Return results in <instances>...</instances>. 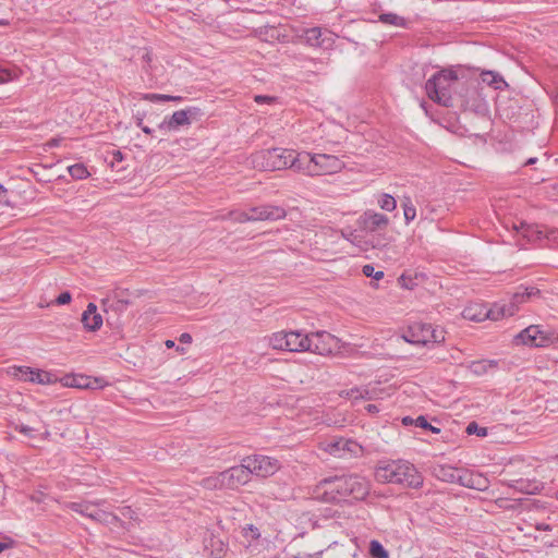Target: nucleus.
<instances>
[{"label":"nucleus","instance_id":"61","mask_svg":"<svg viewBox=\"0 0 558 558\" xmlns=\"http://www.w3.org/2000/svg\"><path fill=\"white\" fill-rule=\"evenodd\" d=\"M427 430H430L434 434H439L440 433V428L435 427L432 424H430V427H427Z\"/></svg>","mask_w":558,"mask_h":558},{"label":"nucleus","instance_id":"10","mask_svg":"<svg viewBox=\"0 0 558 558\" xmlns=\"http://www.w3.org/2000/svg\"><path fill=\"white\" fill-rule=\"evenodd\" d=\"M247 463L248 471L257 476L267 477L275 474L279 470V462L267 456L255 454L244 458Z\"/></svg>","mask_w":558,"mask_h":558},{"label":"nucleus","instance_id":"26","mask_svg":"<svg viewBox=\"0 0 558 558\" xmlns=\"http://www.w3.org/2000/svg\"><path fill=\"white\" fill-rule=\"evenodd\" d=\"M287 215L284 208L274 205L260 206V220H279L284 218Z\"/></svg>","mask_w":558,"mask_h":558},{"label":"nucleus","instance_id":"17","mask_svg":"<svg viewBox=\"0 0 558 558\" xmlns=\"http://www.w3.org/2000/svg\"><path fill=\"white\" fill-rule=\"evenodd\" d=\"M464 470L465 469H459L448 464H437L433 468V474L439 481L460 484Z\"/></svg>","mask_w":558,"mask_h":558},{"label":"nucleus","instance_id":"59","mask_svg":"<svg viewBox=\"0 0 558 558\" xmlns=\"http://www.w3.org/2000/svg\"><path fill=\"white\" fill-rule=\"evenodd\" d=\"M537 530L539 531H549L550 530V526L548 524H538L537 525Z\"/></svg>","mask_w":558,"mask_h":558},{"label":"nucleus","instance_id":"8","mask_svg":"<svg viewBox=\"0 0 558 558\" xmlns=\"http://www.w3.org/2000/svg\"><path fill=\"white\" fill-rule=\"evenodd\" d=\"M202 114L197 107H189L186 109L174 111L171 116L166 117L158 125L162 131H178L181 126L190 125Z\"/></svg>","mask_w":558,"mask_h":558},{"label":"nucleus","instance_id":"62","mask_svg":"<svg viewBox=\"0 0 558 558\" xmlns=\"http://www.w3.org/2000/svg\"><path fill=\"white\" fill-rule=\"evenodd\" d=\"M165 345L168 348V349H171L175 345L174 341L173 340H166L165 342Z\"/></svg>","mask_w":558,"mask_h":558},{"label":"nucleus","instance_id":"54","mask_svg":"<svg viewBox=\"0 0 558 558\" xmlns=\"http://www.w3.org/2000/svg\"><path fill=\"white\" fill-rule=\"evenodd\" d=\"M402 424L405 425V426H410V425H414L415 426V418H413L411 416H404L402 418Z\"/></svg>","mask_w":558,"mask_h":558},{"label":"nucleus","instance_id":"41","mask_svg":"<svg viewBox=\"0 0 558 558\" xmlns=\"http://www.w3.org/2000/svg\"><path fill=\"white\" fill-rule=\"evenodd\" d=\"M347 397L350 399H354V400L371 399L369 393L366 389H362V388H357V387L352 388L349 391H347Z\"/></svg>","mask_w":558,"mask_h":558},{"label":"nucleus","instance_id":"27","mask_svg":"<svg viewBox=\"0 0 558 558\" xmlns=\"http://www.w3.org/2000/svg\"><path fill=\"white\" fill-rule=\"evenodd\" d=\"M201 485L209 490L227 488L223 472L203 478Z\"/></svg>","mask_w":558,"mask_h":558},{"label":"nucleus","instance_id":"3","mask_svg":"<svg viewBox=\"0 0 558 558\" xmlns=\"http://www.w3.org/2000/svg\"><path fill=\"white\" fill-rule=\"evenodd\" d=\"M457 72L441 70L435 73L425 84V90L429 99L444 107H454L456 90L461 86Z\"/></svg>","mask_w":558,"mask_h":558},{"label":"nucleus","instance_id":"38","mask_svg":"<svg viewBox=\"0 0 558 558\" xmlns=\"http://www.w3.org/2000/svg\"><path fill=\"white\" fill-rule=\"evenodd\" d=\"M12 374L19 380L28 381V376L32 375V367H29V366H15V367H13Z\"/></svg>","mask_w":558,"mask_h":558},{"label":"nucleus","instance_id":"43","mask_svg":"<svg viewBox=\"0 0 558 558\" xmlns=\"http://www.w3.org/2000/svg\"><path fill=\"white\" fill-rule=\"evenodd\" d=\"M509 486L513 487L515 489H519L520 492L527 493V494H532L533 493V489H530V488L525 487V482L522 478L515 480V481H511Z\"/></svg>","mask_w":558,"mask_h":558},{"label":"nucleus","instance_id":"1","mask_svg":"<svg viewBox=\"0 0 558 558\" xmlns=\"http://www.w3.org/2000/svg\"><path fill=\"white\" fill-rule=\"evenodd\" d=\"M375 478L379 483L399 484L410 488H420L423 476L414 464L407 460H381L375 468Z\"/></svg>","mask_w":558,"mask_h":558},{"label":"nucleus","instance_id":"51","mask_svg":"<svg viewBox=\"0 0 558 558\" xmlns=\"http://www.w3.org/2000/svg\"><path fill=\"white\" fill-rule=\"evenodd\" d=\"M179 341L181 343H186V344L191 343L192 342V336L190 333H187V332H183V333L180 335Z\"/></svg>","mask_w":558,"mask_h":558},{"label":"nucleus","instance_id":"16","mask_svg":"<svg viewBox=\"0 0 558 558\" xmlns=\"http://www.w3.org/2000/svg\"><path fill=\"white\" fill-rule=\"evenodd\" d=\"M227 488H235L244 485L250 481L251 472L248 471L247 463L242 460L240 465L232 466L223 471Z\"/></svg>","mask_w":558,"mask_h":558},{"label":"nucleus","instance_id":"9","mask_svg":"<svg viewBox=\"0 0 558 558\" xmlns=\"http://www.w3.org/2000/svg\"><path fill=\"white\" fill-rule=\"evenodd\" d=\"M325 450L333 457L348 459L361 456L363 447L353 439L335 437L326 444Z\"/></svg>","mask_w":558,"mask_h":558},{"label":"nucleus","instance_id":"64","mask_svg":"<svg viewBox=\"0 0 558 558\" xmlns=\"http://www.w3.org/2000/svg\"><path fill=\"white\" fill-rule=\"evenodd\" d=\"M405 280H407L405 275H401L400 278H399V282L403 283V282H405Z\"/></svg>","mask_w":558,"mask_h":558},{"label":"nucleus","instance_id":"40","mask_svg":"<svg viewBox=\"0 0 558 558\" xmlns=\"http://www.w3.org/2000/svg\"><path fill=\"white\" fill-rule=\"evenodd\" d=\"M362 272L365 277L374 278L375 280H380L384 278L383 270H375L374 266L371 264L364 265L362 268Z\"/></svg>","mask_w":558,"mask_h":558},{"label":"nucleus","instance_id":"20","mask_svg":"<svg viewBox=\"0 0 558 558\" xmlns=\"http://www.w3.org/2000/svg\"><path fill=\"white\" fill-rule=\"evenodd\" d=\"M541 291L534 287H519L518 291L512 294V296L507 300L509 304H513L514 313L519 310V305L529 301L534 296H538Z\"/></svg>","mask_w":558,"mask_h":558},{"label":"nucleus","instance_id":"35","mask_svg":"<svg viewBox=\"0 0 558 558\" xmlns=\"http://www.w3.org/2000/svg\"><path fill=\"white\" fill-rule=\"evenodd\" d=\"M369 554L373 558H388V551L385 549L383 544L376 539L369 543Z\"/></svg>","mask_w":558,"mask_h":558},{"label":"nucleus","instance_id":"57","mask_svg":"<svg viewBox=\"0 0 558 558\" xmlns=\"http://www.w3.org/2000/svg\"><path fill=\"white\" fill-rule=\"evenodd\" d=\"M123 159V155L120 150L113 151V161H121Z\"/></svg>","mask_w":558,"mask_h":558},{"label":"nucleus","instance_id":"36","mask_svg":"<svg viewBox=\"0 0 558 558\" xmlns=\"http://www.w3.org/2000/svg\"><path fill=\"white\" fill-rule=\"evenodd\" d=\"M28 381L34 384H49L51 381L50 374L40 369L32 368V375L28 376Z\"/></svg>","mask_w":558,"mask_h":558},{"label":"nucleus","instance_id":"47","mask_svg":"<svg viewBox=\"0 0 558 558\" xmlns=\"http://www.w3.org/2000/svg\"><path fill=\"white\" fill-rule=\"evenodd\" d=\"M121 514H122L123 517H126V518L132 519V520H133V519H136V513H135V511H134V510H132V508H131V507H128V506H126V507H123V508L121 509Z\"/></svg>","mask_w":558,"mask_h":558},{"label":"nucleus","instance_id":"2","mask_svg":"<svg viewBox=\"0 0 558 558\" xmlns=\"http://www.w3.org/2000/svg\"><path fill=\"white\" fill-rule=\"evenodd\" d=\"M301 159L302 153L276 147L253 154L252 165L254 168L264 171H277L290 168L296 172H301Z\"/></svg>","mask_w":558,"mask_h":558},{"label":"nucleus","instance_id":"12","mask_svg":"<svg viewBox=\"0 0 558 558\" xmlns=\"http://www.w3.org/2000/svg\"><path fill=\"white\" fill-rule=\"evenodd\" d=\"M515 340L530 347H546L553 341L549 333L542 330L538 325L526 327L515 337Z\"/></svg>","mask_w":558,"mask_h":558},{"label":"nucleus","instance_id":"6","mask_svg":"<svg viewBox=\"0 0 558 558\" xmlns=\"http://www.w3.org/2000/svg\"><path fill=\"white\" fill-rule=\"evenodd\" d=\"M454 107L463 110L483 113L487 110V104L478 87L473 83L462 81L461 86L456 90Z\"/></svg>","mask_w":558,"mask_h":558},{"label":"nucleus","instance_id":"58","mask_svg":"<svg viewBox=\"0 0 558 558\" xmlns=\"http://www.w3.org/2000/svg\"><path fill=\"white\" fill-rule=\"evenodd\" d=\"M367 412L369 413H376L379 411L378 407L376 404H368L366 407Z\"/></svg>","mask_w":558,"mask_h":558},{"label":"nucleus","instance_id":"49","mask_svg":"<svg viewBox=\"0 0 558 558\" xmlns=\"http://www.w3.org/2000/svg\"><path fill=\"white\" fill-rule=\"evenodd\" d=\"M15 545V542L12 538H8L7 542H0V553L13 548Z\"/></svg>","mask_w":558,"mask_h":558},{"label":"nucleus","instance_id":"46","mask_svg":"<svg viewBox=\"0 0 558 558\" xmlns=\"http://www.w3.org/2000/svg\"><path fill=\"white\" fill-rule=\"evenodd\" d=\"M415 426L423 429H427V427H430V423L424 415H420L415 418Z\"/></svg>","mask_w":558,"mask_h":558},{"label":"nucleus","instance_id":"44","mask_svg":"<svg viewBox=\"0 0 558 558\" xmlns=\"http://www.w3.org/2000/svg\"><path fill=\"white\" fill-rule=\"evenodd\" d=\"M72 300V295L69 291H64L58 295V298L54 300V303L57 305H65L70 303Z\"/></svg>","mask_w":558,"mask_h":558},{"label":"nucleus","instance_id":"7","mask_svg":"<svg viewBox=\"0 0 558 558\" xmlns=\"http://www.w3.org/2000/svg\"><path fill=\"white\" fill-rule=\"evenodd\" d=\"M269 345L275 350L304 352L308 348L307 333L299 330L277 331L269 337Z\"/></svg>","mask_w":558,"mask_h":558},{"label":"nucleus","instance_id":"45","mask_svg":"<svg viewBox=\"0 0 558 558\" xmlns=\"http://www.w3.org/2000/svg\"><path fill=\"white\" fill-rule=\"evenodd\" d=\"M14 429L24 434L27 437H33V432L35 430L33 427H29L24 424L15 425Z\"/></svg>","mask_w":558,"mask_h":558},{"label":"nucleus","instance_id":"22","mask_svg":"<svg viewBox=\"0 0 558 558\" xmlns=\"http://www.w3.org/2000/svg\"><path fill=\"white\" fill-rule=\"evenodd\" d=\"M462 316L471 322H483L488 318L489 312H487L485 305L475 303L466 306L462 312Z\"/></svg>","mask_w":558,"mask_h":558},{"label":"nucleus","instance_id":"60","mask_svg":"<svg viewBox=\"0 0 558 558\" xmlns=\"http://www.w3.org/2000/svg\"><path fill=\"white\" fill-rule=\"evenodd\" d=\"M143 60L146 62V63H149L151 61V58H150V54L148 51H146L144 54H143Z\"/></svg>","mask_w":558,"mask_h":558},{"label":"nucleus","instance_id":"39","mask_svg":"<svg viewBox=\"0 0 558 558\" xmlns=\"http://www.w3.org/2000/svg\"><path fill=\"white\" fill-rule=\"evenodd\" d=\"M465 432L468 435H477L480 437L487 435V428L480 426L475 421L468 424Z\"/></svg>","mask_w":558,"mask_h":558},{"label":"nucleus","instance_id":"32","mask_svg":"<svg viewBox=\"0 0 558 558\" xmlns=\"http://www.w3.org/2000/svg\"><path fill=\"white\" fill-rule=\"evenodd\" d=\"M496 365H497L496 361L483 360V361L472 362V364L470 365V368L474 374L482 375V374H485L488 368L495 367Z\"/></svg>","mask_w":558,"mask_h":558},{"label":"nucleus","instance_id":"23","mask_svg":"<svg viewBox=\"0 0 558 558\" xmlns=\"http://www.w3.org/2000/svg\"><path fill=\"white\" fill-rule=\"evenodd\" d=\"M92 520L102 523L105 525H110V526L121 527V529L125 527L124 522L118 515H116L114 513L105 511L102 509H99V507H97V509L95 511V515L92 514Z\"/></svg>","mask_w":558,"mask_h":558},{"label":"nucleus","instance_id":"37","mask_svg":"<svg viewBox=\"0 0 558 558\" xmlns=\"http://www.w3.org/2000/svg\"><path fill=\"white\" fill-rule=\"evenodd\" d=\"M145 99H148L150 101H181L183 100V97L181 96H172V95H165V94H147L144 97Z\"/></svg>","mask_w":558,"mask_h":558},{"label":"nucleus","instance_id":"50","mask_svg":"<svg viewBox=\"0 0 558 558\" xmlns=\"http://www.w3.org/2000/svg\"><path fill=\"white\" fill-rule=\"evenodd\" d=\"M136 125L138 128H141V130L145 133V134H148L150 135L153 133V130L148 126H146V124H143V119L142 118H137L136 120Z\"/></svg>","mask_w":558,"mask_h":558},{"label":"nucleus","instance_id":"63","mask_svg":"<svg viewBox=\"0 0 558 558\" xmlns=\"http://www.w3.org/2000/svg\"><path fill=\"white\" fill-rule=\"evenodd\" d=\"M536 160H537V158H535V157L529 158V159L526 160V162H525V166H527V165H534V163L536 162Z\"/></svg>","mask_w":558,"mask_h":558},{"label":"nucleus","instance_id":"18","mask_svg":"<svg viewBox=\"0 0 558 558\" xmlns=\"http://www.w3.org/2000/svg\"><path fill=\"white\" fill-rule=\"evenodd\" d=\"M82 324L88 331H96L102 326V316L97 313V306L94 303L87 304L82 314Z\"/></svg>","mask_w":558,"mask_h":558},{"label":"nucleus","instance_id":"42","mask_svg":"<svg viewBox=\"0 0 558 558\" xmlns=\"http://www.w3.org/2000/svg\"><path fill=\"white\" fill-rule=\"evenodd\" d=\"M231 215H232L233 220L238 221V222L252 221V218H251V215H250V209L246 210V211L232 213Z\"/></svg>","mask_w":558,"mask_h":558},{"label":"nucleus","instance_id":"25","mask_svg":"<svg viewBox=\"0 0 558 558\" xmlns=\"http://www.w3.org/2000/svg\"><path fill=\"white\" fill-rule=\"evenodd\" d=\"M102 304L109 305V307L114 311L123 312L130 305V301L122 299L121 291L117 289L112 294L102 300Z\"/></svg>","mask_w":558,"mask_h":558},{"label":"nucleus","instance_id":"11","mask_svg":"<svg viewBox=\"0 0 558 558\" xmlns=\"http://www.w3.org/2000/svg\"><path fill=\"white\" fill-rule=\"evenodd\" d=\"M308 348L306 351L319 355L330 354L336 347V338L327 331H316L307 335Z\"/></svg>","mask_w":558,"mask_h":558},{"label":"nucleus","instance_id":"56","mask_svg":"<svg viewBox=\"0 0 558 558\" xmlns=\"http://www.w3.org/2000/svg\"><path fill=\"white\" fill-rule=\"evenodd\" d=\"M60 142H61V140H60V138H51V140L47 143V145H48L49 147H57V146H59Z\"/></svg>","mask_w":558,"mask_h":558},{"label":"nucleus","instance_id":"33","mask_svg":"<svg viewBox=\"0 0 558 558\" xmlns=\"http://www.w3.org/2000/svg\"><path fill=\"white\" fill-rule=\"evenodd\" d=\"M69 174L75 180H83L89 175L87 168L83 163H75L68 167Z\"/></svg>","mask_w":558,"mask_h":558},{"label":"nucleus","instance_id":"21","mask_svg":"<svg viewBox=\"0 0 558 558\" xmlns=\"http://www.w3.org/2000/svg\"><path fill=\"white\" fill-rule=\"evenodd\" d=\"M460 485L477 490H485L488 486V480L482 474H475L469 470H464Z\"/></svg>","mask_w":558,"mask_h":558},{"label":"nucleus","instance_id":"55","mask_svg":"<svg viewBox=\"0 0 558 558\" xmlns=\"http://www.w3.org/2000/svg\"><path fill=\"white\" fill-rule=\"evenodd\" d=\"M422 335H428L427 331H420V330H414V336H413V332L411 331V328L409 329V335L408 338H415L417 336H422Z\"/></svg>","mask_w":558,"mask_h":558},{"label":"nucleus","instance_id":"52","mask_svg":"<svg viewBox=\"0 0 558 558\" xmlns=\"http://www.w3.org/2000/svg\"><path fill=\"white\" fill-rule=\"evenodd\" d=\"M9 80H10V72L4 69H0V84L8 82Z\"/></svg>","mask_w":558,"mask_h":558},{"label":"nucleus","instance_id":"34","mask_svg":"<svg viewBox=\"0 0 558 558\" xmlns=\"http://www.w3.org/2000/svg\"><path fill=\"white\" fill-rule=\"evenodd\" d=\"M65 384L70 387H76V388H93L90 378L83 376V375L73 376L72 378H68Z\"/></svg>","mask_w":558,"mask_h":558},{"label":"nucleus","instance_id":"28","mask_svg":"<svg viewBox=\"0 0 558 558\" xmlns=\"http://www.w3.org/2000/svg\"><path fill=\"white\" fill-rule=\"evenodd\" d=\"M378 21L385 25H390V26L401 27V28L408 27L407 19L401 15H398L396 13H392V12L379 14Z\"/></svg>","mask_w":558,"mask_h":558},{"label":"nucleus","instance_id":"14","mask_svg":"<svg viewBox=\"0 0 558 558\" xmlns=\"http://www.w3.org/2000/svg\"><path fill=\"white\" fill-rule=\"evenodd\" d=\"M304 41L315 48L328 49L333 44L332 33L320 27H312L304 31Z\"/></svg>","mask_w":558,"mask_h":558},{"label":"nucleus","instance_id":"30","mask_svg":"<svg viewBox=\"0 0 558 558\" xmlns=\"http://www.w3.org/2000/svg\"><path fill=\"white\" fill-rule=\"evenodd\" d=\"M401 205H402V208H403L404 221H405L407 225H409L416 217V208L413 205L410 196H404L402 198Z\"/></svg>","mask_w":558,"mask_h":558},{"label":"nucleus","instance_id":"31","mask_svg":"<svg viewBox=\"0 0 558 558\" xmlns=\"http://www.w3.org/2000/svg\"><path fill=\"white\" fill-rule=\"evenodd\" d=\"M378 206L386 211H393L397 208L396 198L388 193H381L377 196Z\"/></svg>","mask_w":558,"mask_h":558},{"label":"nucleus","instance_id":"15","mask_svg":"<svg viewBox=\"0 0 558 558\" xmlns=\"http://www.w3.org/2000/svg\"><path fill=\"white\" fill-rule=\"evenodd\" d=\"M427 331L428 335L417 336L415 338H408V336H403L404 340L410 343H422L427 344L429 342L437 343L445 340L442 330H438L433 328L430 324H415L411 326V331L414 333V330Z\"/></svg>","mask_w":558,"mask_h":558},{"label":"nucleus","instance_id":"5","mask_svg":"<svg viewBox=\"0 0 558 558\" xmlns=\"http://www.w3.org/2000/svg\"><path fill=\"white\" fill-rule=\"evenodd\" d=\"M343 168L344 162L335 155L302 153L301 172L307 175L333 174Z\"/></svg>","mask_w":558,"mask_h":558},{"label":"nucleus","instance_id":"29","mask_svg":"<svg viewBox=\"0 0 558 558\" xmlns=\"http://www.w3.org/2000/svg\"><path fill=\"white\" fill-rule=\"evenodd\" d=\"M481 78L483 83H486L488 86L494 87L495 89H500L502 85H506L504 78L493 71H485L481 74Z\"/></svg>","mask_w":558,"mask_h":558},{"label":"nucleus","instance_id":"13","mask_svg":"<svg viewBox=\"0 0 558 558\" xmlns=\"http://www.w3.org/2000/svg\"><path fill=\"white\" fill-rule=\"evenodd\" d=\"M360 228L367 232H377L385 230L389 225V218L375 210L364 211L357 219Z\"/></svg>","mask_w":558,"mask_h":558},{"label":"nucleus","instance_id":"19","mask_svg":"<svg viewBox=\"0 0 558 558\" xmlns=\"http://www.w3.org/2000/svg\"><path fill=\"white\" fill-rule=\"evenodd\" d=\"M487 312H489L488 319L492 320H499L515 314L513 304H509L507 300L494 303L489 308H487Z\"/></svg>","mask_w":558,"mask_h":558},{"label":"nucleus","instance_id":"53","mask_svg":"<svg viewBox=\"0 0 558 558\" xmlns=\"http://www.w3.org/2000/svg\"><path fill=\"white\" fill-rule=\"evenodd\" d=\"M271 100H272V98L268 97V96H263V95L255 96V101L258 102V104L268 102V101H271Z\"/></svg>","mask_w":558,"mask_h":558},{"label":"nucleus","instance_id":"24","mask_svg":"<svg viewBox=\"0 0 558 558\" xmlns=\"http://www.w3.org/2000/svg\"><path fill=\"white\" fill-rule=\"evenodd\" d=\"M104 500H97L95 502L92 501H82V502H70L68 508L76 513H80L86 518L92 519V514L95 515V511L97 507L102 505Z\"/></svg>","mask_w":558,"mask_h":558},{"label":"nucleus","instance_id":"48","mask_svg":"<svg viewBox=\"0 0 558 558\" xmlns=\"http://www.w3.org/2000/svg\"><path fill=\"white\" fill-rule=\"evenodd\" d=\"M250 215H251L252 221H259L260 220V206L250 208Z\"/></svg>","mask_w":558,"mask_h":558},{"label":"nucleus","instance_id":"4","mask_svg":"<svg viewBox=\"0 0 558 558\" xmlns=\"http://www.w3.org/2000/svg\"><path fill=\"white\" fill-rule=\"evenodd\" d=\"M320 484L326 487V492L336 493L339 499L351 497L355 500H364L371 490L368 480L353 474L325 478Z\"/></svg>","mask_w":558,"mask_h":558}]
</instances>
